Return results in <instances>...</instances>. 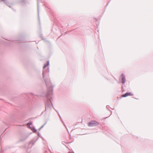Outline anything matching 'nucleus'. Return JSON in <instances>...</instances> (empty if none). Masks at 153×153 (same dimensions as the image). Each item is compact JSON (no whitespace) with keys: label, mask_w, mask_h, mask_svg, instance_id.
I'll use <instances>...</instances> for the list:
<instances>
[{"label":"nucleus","mask_w":153,"mask_h":153,"mask_svg":"<svg viewBox=\"0 0 153 153\" xmlns=\"http://www.w3.org/2000/svg\"><path fill=\"white\" fill-rule=\"evenodd\" d=\"M49 72V69H47L45 71L43 70L42 72L43 77L48 88V92L46 95V97L48 98V100L45 104L46 108L51 107L49 102L52 104L51 100L53 99V86L50 80Z\"/></svg>","instance_id":"f257e3e1"},{"label":"nucleus","mask_w":153,"mask_h":153,"mask_svg":"<svg viewBox=\"0 0 153 153\" xmlns=\"http://www.w3.org/2000/svg\"><path fill=\"white\" fill-rule=\"evenodd\" d=\"M100 124V123L96 120H92L88 123V125L89 127L97 126Z\"/></svg>","instance_id":"f03ea898"},{"label":"nucleus","mask_w":153,"mask_h":153,"mask_svg":"<svg viewBox=\"0 0 153 153\" xmlns=\"http://www.w3.org/2000/svg\"><path fill=\"white\" fill-rule=\"evenodd\" d=\"M121 76L122 77V83H124L125 82L126 79L124 75L123 74H121Z\"/></svg>","instance_id":"7ed1b4c3"},{"label":"nucleus","mask_w":153,"mask_h":153,"mask_svg":"<svg viewBox=\"0 0 153 153\" xmlns=\"http://www.w3.org/2000/svg\"><path fill=\"white\" fill-rule=\"evenodd\" d=\"M131 93H126L125 94H123L122 96L123 97H126L128 96L131 95Z\"/></svg>","instance_id":"20e7f679"},{"label":"nucleus","mask_w":153,"mask_h":153,"mask_svg":"<svg viewBox=\"0 0 153 153\" xmlns=\"http://www.w3.org/2000/svg\"><path fill=\"white\" fill-rule=\"evenodd\" d=\"M1 1H3L9 7H11L10 6V3L7 1V0H1Z\"/></svg>","instance_id":"39448f33"},{"label":"nucleus","mask_w":153,"mask_h":153,"mask_svg":"<svg viewBox=\"0 0 153 153\" xmlns=\"http://www.w3.org/2000/svg\"><path fill=\"white\" fill-rule=\"evenodd\" d=\"M47 63L48 64H45L44 65V66L43 67V69H44L49 64V61H47Z\"/></svg>","instance_id":"423d86ee"},{"label":"nucleus","mask_w":153,"mask_h":153,"mask_svg":"<svg viewBox=\"0 0 153 153\" xmlns=\"http://www.w3.org/2000/svg\"><path fill=\"white\" fill-rule=\"evenodd\" d=\"M32 130L34 132H36L37 131L34 128H33L32 129Z\"/></svg>","instance_id":"0eeeda50"},{"label":"nucleus","mask_w":153,"mask_h":153,"mask_svg":"<svg viewBox=\"0 0 153 153\" xmlns=\"http://www.w3.org/2000/svg\"><path fill=\"white\" fill-rule=\"evenodd\" d=\"M44 126V125H43V126H42L41 127V128H42Z\"/></svg>","instance_id":"6e6552de"},{"label":"nucleus","mask_w":153,"mask_h":153,"mask_svg":"<svg viewBox=\"0 0 153 153\" xmlns=\"http://www.w3.org/2000/svg\"><path fill=\"white\" fill-rule=\"evenodd\" d=\"M42 128H41V127L39 128V130H40Z\"/></svg>","instance_id":"1a4fd4ad"},{"label":"nucleus","mask_w":153,"mask_h":153,"mask_svg":"<svg viewBox=\"0 0 153 153\" xmlns=\"http://www.w3.org/2000/svg\"><path fill=\"white\" fill-rule=\"evenodd\" d=\"M107 106H108V105H107V106H106V108H107Z\"/></svg>","instance_id":"9d476101"},{"label":"nucleus","mask_w":153,"mask_h":153,"mask_svg":"<svg viewBox=\"0 0 153 153\" xmlns=\"http://www.w3.org/2000/svg\"><path fill=\"white\" fill-rule=\"evenodd\" d=\"M59 117H60V116L59 114Z\"/></svg>","instance_id":"9b49d317"}]
</instances>
